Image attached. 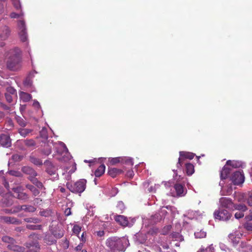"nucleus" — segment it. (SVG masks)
<instances>
[{"label":"nucleus","mask_w":252,"mask_h":252,"mask_svg":"<svg viewBox=\"0 0 252 252\" xmlns=\"http://www.w3.org/2000/svg\"><path fill=\"white\" fill-rule=\"evenodd\" d=\"M6 64L7 68L11 71H17L21 67L20 50L18 48L10 49L6 54Z\"/></svg>","instance_id":"obj_1"},{"label":"nucleus","mask_w":252,"mask_h":252,"mask_svg":"<svg viewBox=\"0 0 252 252\" xmlns=\"http://www.w3.org/2000/svg\"><path fill=\"white\" fill-rule=\"evenodd\" d=\"M105 245L109 252H125L129 245V241L125 237L112 236L106 240Z\"/></svg>","instance_id":"obj_2"},{"label":"nucleus","mask_w":252,"mask_h":252,"mask_svg":"<svg viewBox=\"0 0 252 252\" xmlns=\"http://www.w3.org/2000/svg\"><path fill=\"white\" fill-rule=\"evenodd\" d=\"M87 181L85 179H80L79 181L72 183H67V188L72 192L75 193H81L86 187Z\"/></svg>","instance_id":"obj_3"},{"label":"nucleus","mask_w":252,"mask_h":252,"mask_svg":"<svg viewBox=\"0 0 252 252\" xmlns=\"http://www.w3.org/2000/svg\"><path fill=\"white\" fill-rule=\"evenodd\" d=\"M214 215L215 219L222 221H227L231 217V214L227 210L221 208L216 210Z\"/></svg>","instance_id":"obj_4"},{"label":"nucleus","mask_w":252,"mask_h":252,"mask_svg":"<svg viewBox=\"0 0 252 252\" xmlns=\"http://www.w3.org/2000/svg\"><path fill=\"white\" fill-rule=\"evenodd\" d=\"M18 34L21 40L25 42L28 39V34L26 27L25 23L24 21H20L18 23Z\"/></svg>","instance_id":"obj_5"},{"label":"nucleus","mask_w":252,"mask_h":252,"mask_svg":"<svg viewBox=\"0 0 252 252\" xmlns=\"http://www.w3.org/2000/svg\"><path fill=\"white\" fill-rule=\"evenodd\" d=\"M231 180L234 185L242 184L245 180L244 174L241 171H236L233 173L231 177Z\"/></svg>","instance_id":"obj_6"},{"label":"nucleus","mask_w":252,"mask_h":252,"mask_svg":"<svg viewBox=\"0 0 252 252\" xmlns=\"http://www.w3.org/2000/svg\"><path fill=\"white\" fill-rule=\"evenodd\" d=\"M194 155L193 153L186 152H180V157L178 159V162L177 164V167L182 166L184 163L185 159L188 158L191 159L194 158Z\"/></svg>","instance_id":"obj_7"},{"label":"nucleus","mask_w":252,"mask_h":252,"mask_svg":"<svg viewBox=\"0 0 252 252\" xmlns=\"http://www.w3.org/2000/svg\"><path fill=\"white\" fill-rule=\"evenodd\" d=\"M21 187L12 188V190L16 194L15 197L20 200L27 201L29 199V196L26 192L21 191Z\"/></svg>","instance_id":"obj_8"},{"label":"nucleus","mask_w":252,"mask_h":252,"mask_svg":"<svg viewBox=\"0 0 252 252\" xmlns=\"http://www.w3.org/2000/svg\"><path fill=\"white\" fill-rule=\"evenodd\" d=\"M53 146L55 148L56 152L60 154H67L68 151L65 145L62 142L58 141L57 143L53 144Z\"/></svg>","instance_id":"obj_9"},{"label":"nucleus","mask_w":252,"mask_h":252,"mask_svg":"<svg viewBox=\"0 0 252 252\" xmlns=\"http://www.w3.org/2000/svg\"><path fill=\"white\" fill-rule=\"evenodd\" d=\"M220 208L233 209L234 204L232 200L227 197H221L219 200Z\"/></svg>","instance_id":"obj_10"},{"label":"nucleus","mask_w":252,"mask_h":252,"mask_svg":"<svg viewBox=\"0 0 252 252\" xmlns=\"http://www.w3.org/2000/svg\"><path fill=\"white\" fill-rule=\"evenodd\" d=\"M17 143L24 145L27 148L33 150L36 148V143L33 139H26L17 141Z\"/></svg>","instance_id":"obj_11"},{"label":"nucleus","mask_w":252,"mask_h":252,"mask_svg":"<svg viewBox=\"0 0 252 252\" xmlns=\"http://www.w3.org/2000/svg\"><path fill=\"white\" fill-rule=\"evenodd\" d=\"M0 144L6 147H9L11 145L10 137L7 134H1L0 135Z\"/></svg>","instance_id":"obj_12"},{"label":"nucleus","mask_w":252,"mask_h":252,"mask_svg":"<svg viewBox=\"0 0 252 252\" xmlns=\"http://www.w3.org/2000/svg\"><path fill=\"white\" fill-rule=\"evenodd\" d=\"M10 30L9 28L6 26L2 27L0 30V39L1 40H5L9 36Z\"/></svg>","instance_id":"obj_13"},{"label":"nucleus","mask_w":252,"mask_h":252,"mask_svg":"<svg viewBox=\"0 0 252 252\" xmlns=\"http://www.w3.org/2000/svg\"><path fill=\"white\" fill-rule=\"evenodd\" d=\"M115 220L121 225L126 226L128 225V221L126 217L123 215H117L115 217Z\"/></svg>","instance_id":"obj_14"},{"label":"nucleus","mask_w":252,"mask_h":252,"mask_svg":"<svg viewBox=\"0 0 252 252\" xmlns=\"http://www.w3.org/2000/svg\"><path fill=\"white\" fill-rule=\"evenodd\" d=\"M22 171L26 174L29 175V177H35L37 174L36 171L29 166H24L22 169Z\"/></svg>","instance_id":"obj_15"},{"label":"nucleus","mask_w":252,"mask_h":252,"mask_svg":"<svg viewBox=\"0 0 252 252\" xmlns=\"http://www.w3.org/2000/svg\"><path fill=\"white\" fill-rule=\"evenodd\" d=\"M3 220L4 222L10 224H20L21 223L20 220L12 217H3Z\"/></svg>","instance_id":"obj_16"},{"label":"nucleus","mask_w":252,"mask_h":252,"mask_svg":"<svg viewBox=\"0 0 252 252\" xmlns=\"http://www.w3.org/2000/svg\"><path fill=\"white\" fill-rule=\"evenodd\" d=\"M51 143L53 144L52 141L50 142V141H49L47 144H45L43 149L41 151V153L46 156H49L52 152V147L50 145Z\"/></svg>","instance_id":"obj_17"},{"label":"nucleus","mask_w":252,"mask_h":252,"mask_svg":"<svg viewBox=\"0 0 252 252\" xmlns=\"http://www.w3.org/2000/svg\"><path fill=\"white\" fill-rule=\"evenodd\" d=\"M161 220V217L158 213L152 215L149 219V223L152 225L160 221Z\"/></svg>","instance_id":"obj_18"},{"label":"nucleus","mask_w":252,"mask_h":252,"mask_svg":"<svg viewBox=\"0 0 252 252\" xmlns=\"http://www.w3.org/2000/svg\"><path fill=\"white\" fill-rule=\"evenodd\" d=\"M232 169L230 167L226 166V165H225L222 170L220 172V178L221 180L225 179L228 175L231 172Z\"/></svg>","instance_id":"obj_19"},{"label":"nucleus","mask_w":252,"mask_h":252,"mask_svg":"<svg viewBox=\"0 0 252 252\" xmlns=\"http://www.w3.org/2000/svg\"><path fill=\"white\" fill-rule=\"evenodd\" d=\"M173 208V207L170 206H167L166 207L163 206L160 208V210L158 213L161 217V219H162L165 217L167 213L166 209L170 210L171 211Z\"/></svg>","instance_id":"obj_20"},{"label":"nucleus","mask_w":252,"mask_h":252,"mask_svg":"<svg viewBox=\"0 0 252 252\" xmlns=\"http://www.w3.org/2000/svg\"><path fill=\"white\" fill-rule=\"evenodd\" d=\"M26 188L29 189L34 196L38 195L40 193L39 189L32 185L27 184L26 185Z\"/></svg>","instance_id":"obj_21"},{"label":"nucleus","mask_w":252,"mask_h":252,"mask_svg":"<svg viewBox=\"0 0 252 252\" xmlns=\"http://www.w3.org/2000/svg\"><path fill=\"white\" fill-rule=\"evenodd\" d=\"M174 188L177 195L182 196L184 194V188L182 185L176 184L174 185Z\"/></svg>","instance_id":"obj_22"},{"label":"nucleus","mask_w":252,"mask_h":252,"mask_svg":"<svg viewBox=\"0 0 252 252\" xmlns=\"http://www.w3.org/2000/svg\"><path fill=\"white\" fill-rule=\"evenodd\" d=\"M227 165H230L232 168H239L242 166V162L239 161H235V160H227L226 162Z\"/></svg>","instance_id":"obj_23"},{"label":"nucleus","mask_w":252,"mask_h":252,"mask_svg":"<svg viewBox=\"0 0 252 252\" xmlns=\"http://www.w3.org/2000/svg\"><path fill=\"white\" fill-rule=\"evenodd\" d=\"M33 131L32 129L20 128L18 129V133L23 137H25Z\"/></svg>","instance_id":"obj_24"},{"label":"nucleus","mask_w":252,"mask_h":252,"mask_svg":"<svg viewBox=\"0 0 252 252\" xmlns=\"http://www.w3.org/2000/svg\"><path fill=\"white\" fill-rule=\"evenodd\" d=\"M20 209H22L26 212L33 213L36 211V208L32 205H21Z\"/></svg>","instance_id":"obj_25"},{"label":"nucleus","mask_w":252,"mask_h":252,"mask_svg":"<svg viewBox=\"0 0 252 252\" xmlns=\"http://www.w3.org/2000/svg\"><path fill=\"white\" fill-rule=\"evenodd\" d=\"M122 170L116 168H109L108 174L113 178H115L117 175L122 173Z\"/></svg>","instance_id":"obj_26"},{"label":"nucleus","mask_w":252,"mask_h":252,"mask_svg":"<svg viewBox=\"0 0 252 252\" xmlns=\"http://www.w3.org/2000/svg\"><path fill=\"white\" fill-rule=\"evenodd\" d=\"M30 161L36 165H42V160L34 157L33 155H31L29 157Z\"/></svg>","instance_id":"obj_27"},{"label":"nucleus","mask_w":252,"mask_h":252,"mask_svg":"<svg viewBox=\"0 0 252 252\" xmlns=\"http://www.w3.org/2000/svg\"><path fill=\"white\" fill-rule=\"evenodd\" d=\"M105 169V166L104 164L100 165L98 168L95 171L94 175L96 177H100L104 174Z\"/></svg>","instance_id":"obj_28"},{"label":"nucleus","mask_w":252,"mask_h":252,"mask_svg":"<svg viewBox=\"0 0 252 252\" xmlns=\"http://www.w3.org/2000/svg\"><path fill=\"white\" fill-rule=\"evenodd\" d=\"M20 98L24 102H28L32 99V96L30 94L22 92L19 94Z\"/></svg>","instance_id":"obj_29"},{"label":"nucleus","mask_w":252,"mask_h":252,"mask_svg":"<svg viewBox=\"0 0 252 252\" xmlns=\"http://www.w3.org/2000/svg\"><path fill=\"white\" fill-rule=\"evenodd\" d=\"M186 171L188 175H191L194 173V166L190 163H186Z\"/></svg>","instance_id":"obj_30"},{"label":"nucleus","mask_w":252,"mask_h":252,"mask_svg":"<svg viewBox=\"0 0 252 252\" xmlns=\"http://www.w3.org/2000/svg\"><path fill=\"white\" fill-rule=\"evenodd\" d=\"M126 209V206L123 202L120 201L118 202L116 206V211L118 213L121 214L124 212Z\"/></svg>","instance_id":"obj_31"},{"label":"nucleus","mask_w":252,"mask_h":252,"mask_svg":"<svg viewBox=\"0 0 252 252\" xmlns=\"http://www.w3.org/2000/svg\"><path fill=\"white\" fill-rule=\"evenodd\" d=\"M236 235L230 234L229 235V239L234 246H236L239 242V238L236 237Z\"/></svg>","instance_id":"obj_32"},{"label":"nucleus","mask_w":252,"mask_h":252,"mask_svg":"<svg viewBox=\"0 0 252 252\" xmlns=\"http://www.w3.org/2000/svg\"><path fill=\"white\" fill-rule=\"evenodd\" d=\"M8 248L9 249L13 251L17 252H24L25 249L23 247H21L17 245H8Z\"/></svg>","instance_id":"obj_33"},{"label":"nucleus","mask_w":252,"mask_h":252,"mask_svg":"<svg viewBox=\"0 0 252 252\" xmlns=\"http://www.w3.org/2000/svg\"><path fill=\"white\" fill-rule=\"evenodd\" d=\"M194 236L196 238H203L206 237V232L203 230H200L194 232Z\"/></svg>","instance_id":"obj_34"},{"label":"nucleus","mask_w":252,"mask_h":252,"mask_svg":"<svg viewBox=\"0 0 252 252\" xmlns=\"http://www.w3.org/2000/svg\"><path fill=\"white\" fill-rule=\"evenodd\" d=\"M233 209L244 212L247 210V207L245 205L242 204H234Z\"/></svg>","instance_id":"obj_35"},{"label":"nucleus","mask_w":252,"mask_h":252,"mask_svg":"<svg viewBox=\"0 0 252 252\" xmlns=\"http://www.w3.org/2000/svg\"><path fill=\"white\" fill-rule=\"evenodd\" d=\"M6 174L17 177H21L22 176V173L20 171L17 170H9L7 172Z\"/></svg>","instance_id":"obj_36"},{"label":"nucleus","mask_w":252,"mask_h":252,"mask_svg":"<svg viewBox=\"0 0 252 252\" xmlns=\"http://www.w3.org/2000/svg\"><path fill=\"white\" fill-rule=\"evenodd\" d=\"M16 120L17 123L23 127H25L27 125V122L20 116H17L16 117Z\"/></svg>","instance_id":"obj_37"},{"label":"nucleus","mask_w":252,"mask_h":252,"mask_svg":"<svg viewBox=\"0 0 252 252\" xmlns=\"http://www.w3.org/2000/svg\"><path fill=\"white\" fill-rule=\"evenodd\" d=\"M122 163H125L127 165H129L130 166H132L133 165V159L128 157H124L122 158Z\"/></svg>","instance_id":"obj_38"},{"label":"nucleus","mask_w":252,"mask_h":252,"mask_svg":"<svg viewBox=\"0 0 252 252\" xmlns=\"http://www.w3.org/2000/svg\"><path fill=\"white\" fill-rule=\"evenodd\" d=\"M197 252H215V251L213 245H211L205 249L202 248L200 249Z\"/></svg>","instance_id":"obj_39"},{"label":"nucleus","mask_w":252,"mask_h":252,"mask_svg":"<svg viewBox=\"0 0 252 252\" xmlns=\"http://www.w3.org/2000/svg\"><path fill=\"white\" fill-rule=\"evenodd\" d=\"M122 158H120V157L111 158L109 159L110 163L112 165H115L119 162H122Z\"/></svg>","instance_id":"obj_40"},{"label":"nucleus","mask_w":252,"mask_h":252,"mask_svg":"<svg viewBox=\"0 0 252 252\" xmlns=\"http://www.w3.org/2000/svg\"><path fill=\"white\" fill-rule=\"evenodd\" d=\"M40 135L41 138H44L45 139H47V129L46 127H43L42 129L40 131Z\"/></svg>","instance_id":"obj_41"},{"label":"nucleus","mask_w":252,"mask_h":252,"mask_svg":"<svg viewBox=\"0 0 252 252\" xmlns=\"http://www.w3.org/2000/svg\"><path fill=\"white\" fill-rule=\"evenodd\" d=\"M39 214L41 216L48 217L51 215L52 211L50 210H45L41 211L39 212Z\"/></svg>","instance_id":"obj_42"},{"label":"nucleus","mask_w":252,"mask_h":252,"mask_svg":"<svg viewBox=\"0 0 252 252\" xmlns=\"http://www.w3.org/2000/svg\"><path fill=\"white\" fill-rule=\"evenodd\" d=\"M199 214V211H192V210H189L188 211V215L189 216V218L190 219H193L194 218L196 217Z\"/></svg>","instance_id":"obj_43"},{"label":"nucleus","mask_w":252,"mask_h":252,"mask_svg":"<svg viewBox=\"0 0 252 252\" xmlns=\"http://www.w3.org/2000/svg\"><path fill=\"white\" fill-rule=\"evenodd\" d=\"M23 158V157L21 155L15 154L12 156L11 160L14 162L20 161Z\"/></svg>","instance_id":"obj_44"},{"label":"nucleus","mask_w":252,"mask_h":252,"mask_svg":"<svg viewBox=\"0 0 252 252\" xmlns=\"http://www.w3.org/2000/svg\"><path fill=\"white\" fill-rule=\"evenodd\" d=\"M2 240L3 242L7 243H13L15 241L13 238L7 236H3L2 238Z\"/></svg>","instance_id":"obj_45"},{"label":"nucleus","mask_w":252,"mask_h":252,"mask_svg":"<svg viewBox=\"0 0 252 252\" xmlns=\"http://www.w3.org/2000/svg\"><path fill=\"white\" fill-rule=\"evenodd\" d=\"M12 95L16 96V91L13 87H9L6 88V92Z\"/></svg>","instance_id":"obj_46"},{"label":"nucleus","mask_w":252,"mask_h":252,"mask_svg":"<svg viewBox=\"0 0 252 252\" xmlns=\"http://www.w3.org/2000/svg\"><path fill=\"white\" fill-rule=\"evenodd\" d=\"M24 220L27 222H33L35 223L40 222L39 219L36 218H26L24 219Z\"/></svg>","instance_id":"obj_47"},{"label":"nucleus","mask_w":252,"mask_h":252,"mask_svg":"<svg viewBox=\"0 0 252 252\" xmlns=\"http://www.w3.org/2000/svg\"><path fill=\"white\" fill-rule=\"evenodd\" d=\"M26 227L31 230H37L40 229L41 228V226L40 225H32V224H27L26 225Z\"/></svg>","instance_id":"obj_48"},{"label":"nucleus","mask_w":252,"mask_h":252,"mask_svg":"<svg viewBox=\"0 0 252 252\" xmlns=\"http://www.w3.org/2000/svg\"><path fill=\"white\" fill-rule=\"evenodd\" d=\"M81 229V227L79 225L76 224L74 225L72 231L74 233L78 235L80 233Z\"/></svg>","instance_id":"obj_49"},{"label":"nucleus","mask_w":252,"mask_h":252,"mask_svg":"<svg viewBox=\"0 0 252 252\" xmlns=\"http://www.w3.org/2000/svg\"><path fill=\"white\" fill-rule=\"evenodd\" d=\"M119 192L118 189L116 188H113L111 189L109 193L110 197L115 196Z\"/></svg>","instance_id":"obj_50"},{"label":"nucleus","mask_w":252,"mask_h":252,"mask_svg":"<svg viewBox=\"0 0 252 252\" xmlns=\"http://www.w3.org/2000/svg\"><path fill=\"white\" fill-rule=\"evenodd\" d=\"M5 96L6 101L8 103H11L13 100V97H15V96L12 95L10 94H9L8 93H5Z\"/></svg>","instance_id":"obj_51"},{"label":"nucleus","mask_w":252,"mask_h":252,"mask_svg":"<svg viewBox=\"0 0 252 252\" xmlns=\"http://www.w3.org/2000/svg\"><path fill=\"white\" fill-rule=\"evenodd\" d=\"M13 2V5L17 9L21 8V4L19 0H11Z\"/></svg>","instance_id":"obj_52"},{"label":"nucleus","mask_w":252,"mask_h":252,"mask_svg":"<svg viewBox=\"0 0 252 252\" xmlns=\"http://www.w3.org/2000/svg\"><path fill=\"white\" fill-rule=\"evenodd\" d=\"M244 216V214L243 212L238 211L236 212L235 214V217L237 219H239L243 218Z\"/></svg>","instance_id":"obj_53"},{"label":"nucleus","mask_w":252,"mask_h":252,"mask_svg":"<svg viewBox=\"0 0 252 252\" xmlns=\"http://www.w3.org/2000/svg\"><path fill=\"white\" fill-rule=\"evenodd\" d=\"M25 86L27 87H30L32 85V81L29 78H27L24 82Z\"/></svg>","instance_id":"obj_54"},{"label":"nucleus","mask_w":252,"mask_h":252,"mask_svg":"<svg viewBox=\"0 0 252 252\" xmlns=\"http://www.w3.org/2000/svg\"><path fill=\"white\" fill-rule=\"evenodd\" d=\"M35 186L39 189L41 190H45V188H44L43 184L40 182L38 181V182H36V184L35 185Z\"/></svg>","instance_id":"obj_55"},{"label":"nucleus","mask_w":252,"mask_h":252,"mask_svg":"<svg viewBox=\"0 0 252 252\" xmlns=\"http://www.w3.org/2000/svg\"><path fill=\"white\" fill-rule=\"evenodd\" d=\"M23 15V13L22 12H21V13L20 14H17L15 12H12L10 14V17L11 18H19L20 16H22Z\"/></svg>","instance_id":"obj_56"},{"label":"nucleus","mask_w":252,"mask_h":252,"mask_svg":"<svg viewBox=\"0 0 252 252\" xmlns=\"http://www.w3.org/2000/svg\"><path fill=\"white\" fill-rule=\"evenodd\" d=\"M247 245L246 242H242L239 245V247L237 248V250L239 252H241L242 249L245 248L247 247Z\"/></svg>","instance_id":"obj_57"},{"label":"nucleus","mask_w":252,"mask_h":252,"mask_svg":"<svg viewBox=\"0 0 252 252\" xmlns=\"http://www.w3.org/2000/svg\"><path fill=\"white\" fill-rule=\"evenodd\" d=\"M247 203L249 206H252V192L249 194V196L247 199Z\"/></svg>","instance_id":"obj_58"},{"label":"nucleus","mask_w":252,"mask_h":252,"mask_svg":"<svg viewBox=\"0 0 252 252\" xmlns=\"http://www.w3.org/2000/svg\"><path fill=\"white\" fill-rule=\"evenodd\" d=\"M245 227L248 231H252V223L251 222H247L245 224Z\"/></svg>","instance_id":"obj_59"},{"label":"nucleus","mask_w":252,"mask_h":252,"mask_svg":"<svg viewBox=\"0 0 252 252\" xmlns=\"http://www.w3.org/2000/svg\"><path fill=\"white\" fill-rule=\"evenodd\" d=\"M28 179L35 186L36 184V182L37 183L39 181L35 177H28Z\"/></svg>","instance_id":"obj_60"},{"label":"nucleus","mask_w":252,"mask_h":252,"mask_svg":"<svg viewBox=\"0 0 252 252\" xmlns=\"http://www.w3.org/2000/svg\"><path fill=\"white\" fill-rule=\"evenodd\" d=\"M47 172L48 173L51 175H55L56 174V170L55 169H52L48 168L47 169Z\"/></svg>","instance_id":"obj_61"},{"label":"nucleus","mask_w":252,"mask_h":252,"mask_svg":"<svg viewBox=\"0 0 252 252\" xmlns=\"http://www.w3.org/2000/svg\"><path fill=\"white\" fill-rule=\"evenodd\" d=\"M126 175L127 177L131 178L134 176V172L133 170H128L126 174Z\"/></svg>","instance_id":"obj_62"},{"label":"nucleus","mask_w":252,"mask_h":252,"mask_svg":"<svg viewBox=\"0 0 252 252\" xmlns=\"http://www.w3.org/2000/svg\"><path fill=\"white\" fill-rule=\"evenodd\" d=\"M53 234L57 238H60L63 235V234L62 232H60L59 233L54 232Z\"/></svg>","instance_id":"obj_63"},{"label":"nucleus","mask_w":252,"mask_h":252,"mask_svg":"<svg viewBox=\"0 0 252 252\" xmlns=\"http://www.w3.org/2000/svg\"><path fill=\"white\" fill-rule=\"evenodd\" d=\"M0 107L2 108L3 110H9L10 109V107L9 106L1 102H0Z\"/></svg>","instance_id":"obj_64"}]
</instances>
